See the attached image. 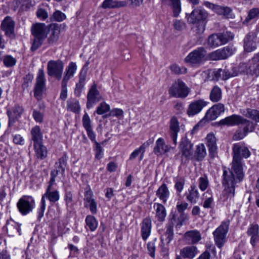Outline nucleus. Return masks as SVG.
Returning a JSON list of instances; mask_svg holds the SVG:
<instances>
[{
	"label": "nucleus",
	"instance_id": "nucleus-1",
	"mask_svg": "<svg viewBox=\"0 0 259 259\" xmlns=\"http://www.w3.org/2000/svg\"><path fill=\"white\" fill-rule=\"evenodd\" d=\"M231 165V168H223L222 185L224 188L222 198L223 202L227 203L233 201L236 184L242 181L244 177V163L242 160L233 159Z\"/></svg>",
	"mask_w": 259,
	"mask_h": 259
},
{
	"label": "nucleus",
	"instance_id": "nucleus-2",
	"mask_svg": "<svg viewBox=\"0 0 259 259\" xmlns=\"http://www.w3.org/2000/svg\"><path fill=\"white\" fill-rule=\"evenodd\" d=\"M30 30L33 37L31 50L34 52L43 44L49 32V29L44 23H36L32 25Z\"/></svg>",
	"mask_w": 259,
	"mask_h": 259
},
{
	"label": "nucleus",
	"instance_id": "nucleus-3",
	"mask_svg": "<svg viewBox=\"0 0 259 259\" xmlns=\"http://www.w3.org/2000/svg\"><path fill=\"white\" fill-rule=\"evenodd\" d=\"M55 184V182H52L50 180L49 185L46 189L45 193L42 196L40 202V208L38 209L37 219L38 220L43 217L45 210L46 209V200L45 198L48 199L51 203H55L57 202L60 198L59 192L58 190H52V186Z\"/></svg>",
	"mask_w": 259,
	"mask_h": 259
},
{
	"label": "nucleus",
	"instance_id": "nucleus-4",
	"mask_svg": "<svg viewBox=\"0 0 259 259\" xmlns=\"http://www.w3.org/2000/svg\"><path fill=\"white\" fill-rule=\"evenodd\" d=\"M206 51L203 47H199L190 53L185 58V62L193 67H198L205 60Z\"/></svg>",
	"mask_w": 259,
	"mask_h": 259
},
{
	"label": "nucleus",
	"instance_id": "nucleus-5",
	"mask_svg": "<svg viewBox=\"0 0 259 259\" xmlns=\"http://www.w3.org/2000/svg\"><path fill=\"white\" fill-rule=\"evenodd\" d=\"M64 64L61 60H50L47 64V74L49 76L60 80L62 77Z\"/></svg>",
	"mask_w": 259,
	"mask_h": 259
},
{
	"label": "nucleus",
	"instance_id": "nucleus-6",
	"mask_svg": "<svg viewBox=\"0 0 259 259\" xmlns=\"http://www.w3.org/2000/svg\"><path fill=\"white\" fill-rule=\"evenodd\" d=\"M233 37V34L229 31L213 34L208 38V45L211 47H217L232 40Z\"/></svg>",
	"mask_w": 259,
	"mask_h": 259
},
{
	"label": "nucleus",
	"instance_id": "nucleus-7",
	"mask_svg": "<svg viewBox=\"0 0 259 259\" xmlns=\"http://www.w3.org/2000/svg\"><path fill=\"white\" fill-rule=\"evenodd\" d=\"M175 221V215H173L171 219V223H168L165 226V231L164 234L161 236V251L164 253H167L168 250V245L169 243L174 238V223Z\"/></svg>",
	"mask_w": 259,
	"mask_h": 259
},
{
	"label": "nucleus",
	"instance_id": "nucleus-8",
	"mask_svg": "<svg viewBox=\"0 0 259 259\" xmlns=\"http://www.w3.org/2000/svg\"><path fill=\"white\" fill-rule=\"evenodd\" d=\"M168 93L174 97L185 98L189 93V89L182 80L178 79L170 87Z\"/></svg>",
	"mask_w": 259,
	"mask_h": 259
},
{
	"label": "nucleus",
	"instance_id": "nucleus-9",
	"mask_svg": "<svg viewBox=\"0 0 259 259\" xmlns=\"http://www.w3.org/2000/svg\"><path fill=\"white\" fill-rule=\"evenodd\" d=\"M229 226V222H224L213 233L215 244L219 248H221L226 241Z\"/></svg>",
	"mask_w": 259,
	"mask_h": 259
},
{
	"label": "nucleus",
	"instance_id": "nucleus-10",
	"mask_svg": "<svg viewBox=\"0 0 259 259\" xmlns=\"http://www.w3.org/2000/svg\"><path fill=\"white\" fill-rule=\"evenodd\" d=\"M239 68L241 72L256 77L259 75V53L256 54L249 61L248 64H241Z\"/></svg>",
	"mask_w": 259,
	"mask_h": 259
},
{
	"label": "nucleus",
	"instance_id": "nucleus-11",
	"mask_svg": "<svg viewBox=\"0 0 259 259\" xmlns=\"http://www.w3.org/2000/svg\"><path fill=\"white\" fill-rule=\"evenodd\" d=\"M68 157L66 153H64L63 155L60 157L54 165V169L51 171L50 179L52 182H55L56 177L61 174L64 175L65 169L67 165Z\"/></svg>",
	"mask_w": 259,
	"mask_h": 259
},
{
	"label": "nucleus",
	"instance_id": "nucleus-12",
	"mask_svg": "<svg viewBox=\"0 0 259 259\" xmlns=\"http://www.w3.org/2000/svg\"><path fill=\"white\" fill-rule=\"evenodd\" d=\"M17 206L22 214L26 215L34 207L35 201L30 196H23L19 200Z\"/></svg>",
	"mask_w": 259,
	"mask_h": 259
},
{
	"label": "nucleus",
	"instance_id": "nucleus-13",
	"mask_svg": "<svg viewBox=\"0 0 259 259\" xmlns=\"http://www.w3.org/2000/svg\"><path fill=\"white\" fill-rule=\"evenodd\" d=\"M233 159L242 160V158H247L251 154L248 147L244 142L235 143L232 147Z\"/></svg>",
	"mask_w": 259,
	"mask_h": 259
},
{
	"label": "nucleus",
	"instance_id": "nucleus-14",
	"mask_svg": "<svg viewBox=\"0 0 259 259\" xmlns=\"http://www.w3.org/2000/svg\"><path fill=\"white\" fill-rule=\"evenodd\" d=\"M203 4L206 7L225 18L229 19L233 17L232 10L229 7L216 5L207 1L204 2Z\"/></svg>",
	"mask_w": 259,
	"mask_h": 259
},
{
	"label": "nucleus",
	"instance_id": "nucleus-15",
	"mask_svg": "<svg viewBox=\"0 0 259 259\" xmlns=\"http://www.w3.org/2000/svg\"><path fill=\"white\" fill-rule=\"evenodd\" d=\"M46 89V78L44 71L42 69H39L37 74L36 82L34 88V96L39 100L42 95L43 92Z\"/></svg>",
	"mask_w": 259,
	"mask_h": 259
},
{
	"label": "nucleus",
	"instance_id": "nucleus-16",
	"mask_svg": "<svg viewBox=\"0 0 259 259\" xmlns=\"http://www.w3.org/2000/svg\"><path fill=\"white\" fill-rule=\"evenodd\" d=\"M208 13L205 10L198 8L192 11L188 18V21L192 24L205 22Z\"/></svg>",
	"mask_w": 259,
	"mask_h": 259
},
{
	"label": "nucleus",
	"instance_id": "nucleus-17",
	"mask_svg": "<svg viewBox=\"0 0 259 259\" xmlns=\"http://www.w3.org/2000/svg\"><path fill=\"white\" fill-rule=\"evenodd\" d=\"M202 239L200 232L197 230L187 231L183 235V241L186 244L194 245L197 244Z\"/></svg>",
	"mask_w": 259,
	"mask_h": 259
},
{
	"label": "nucleus",
	"instance_id": "nucleus-18",
	"mask_svg": "<svg viewBox=\"0 0 259 259\" xmlns=\"http://www.w3.org/2000/svg\"><path fill=\"white\" fill-rule=\"evenodd\" d=\"M100 100V92L97 90V84L94 83L91 86L87 94V108L90 109Z\"/></svg>",
	"mask_w": 259,
	"mask_h": 259
},
{
	"label": "nucleus",
	"instance_id": "nucleus-19",
	"mask_svg": "<svg viewBox=\"0 0 259 259\" xmlns=\"http://www.w3.org/2000/svg\"><path fill=\"white\" fill-rule=\"evenodd\" d=\"M235 51V49L227 46L211 53L209 54V57L212 60L225 59L232 55Z\"/></svg>",
	"mask_w": 259,
	"mask_h": 259
},
{
	"label": "nucleus",
	"instance_id": "nucleus-20",
	"mask_svg": "<svg viewBox=\"0 0 259 259\" xmlns=\"http://www.w3.org/2000/svg\"><path fill=\"white\" fill-rule=\"evenodd\" d=\"M182 156H184L187 160L193 158V144L186 138L182 139L179 146Z\"/></svg>",
	"mask_w": 259,
	"mask_h": 259
},
{
	"label": "nucleus",
	"instance_id": "nucleus-21",
	"mask_svg": "<svg viewBox=\"0 0 259 259\" xmlns=\"http://www.w3.org/2000/svg\"><path fill=\"white\" fill-rule=\"evenodd\" d=\"M225 111V106L222 103H217L213 105L206 112L205 118L208 120H215Z\"/></svg>",
	"mask_w": 259,
	"mask_h": 259
},
{
	"label": "nucleus",
	"instance_id": "nucleus-22",
	"mask_svg": "<svg viewBox=\"0 0 259 259\" xmlns=\"http://www.w3.org/2000/svg\"><path fill=\"white\" fill-rule=\"evenodd\" d=\"M207 102L204 99H199L191 103L187 109V114L189 116H193L198 114L202 109L207 105Z\"/></svg>",
	"mask_w": 259,
	"mask_h": 259
},
{
	"label": "nucleus",
	"instance_id": "nucleus-23",
	"mask_svg": "<svg viewBox=\"0 0 259 259\" xmlns=\"http://www.w3.org/2000/svg\"><path fill=\"white\" fill-rule=\"evenodd\" d=\"M180 129L179 126V122L177 117H172L169 123V136L170 139L173 142L174 147L172 148H175L177 144V137L178 134L179 132Z\"/></svg>",
	"mask_w": 259,
	"mask_h": 259
},
{
	"label": "nucleus",
	"instance_id": "nucleus-24",
	"mask_svg": "<svg viewBox=\"0 0 259 259\" xmlns=\"http://www.w3.org/2000/svg\"><path fill=\"white\" fill-rule=\"evenodd\" d=\"M84 205L85 207H89L93 214L97 212V203L93 198V193L91 190H87L84 193Z\"/></svg>",
	"mask_w": 259,
	"mask_h": 259
},
{
	"label": "nucleus",
	"instance_id": "nucleus-25",
	"mask_svg": "<svg viewBox=\"0 0 259 259\" xmlns=\"http://www.w3.org/2000/svg\"><path fill=\"white\" fill-rule=\"evenodd\" d=\"M15 22L10 16L5 18L1 24V29L5 33L6 35L11 37L14 33Z\"/></svg>",
	"mask_w": 259,
	"mask_h": 259
},
{
	"label": "nucleus",
	"instance_id": "nucleus-26",
	"mask_svg": "<svg viewBox=\"0 0 259 259\" xmlns=\"http://www.w3.org/2000/svg\"><path fill=\"white\" fill-rule=\"evenodd\" d=\"M23 108L19 105H15L12 109H8L7 114L9 117V125L13 124L20 117L23 112Z\"/></svg>",
	"mask_w": 259,
	"mask_h": 259
},
{
	"label": "nucleus",
	"instance_id": "nucleus-27",
	"mask_svg": "<svg viewBox=\"0 0 259 259\" xmlns=\"http://www.w3.org/2000/svg\"><path fill=\"white\" fill-rule=\"evenodd\" d=\"M171 147L170 146L165 144L163 138H159L156 141L155 145L153 149V152L157 156H161L169 152Z\"/></svg>",
	"mask_w": 259,
	"mask_h": 259
},
{
	"label": "nucleus",
	"instance_id": "nucleus-28",
	"mask_svg": "<svg viewBox=\"0 0 259 259\" xmlns=\"http://www.w3.org/2000/svg\"><path fill=\"white\" fill-rule=\"evenodd\" d=\"M242 116L237 114H233L221 119L218 122L219 125L233 126L240 124Z\"/></svg>",
	"mask_w": 259,
	"mask_h": 259
},
{
	"label": "nucleus",
	"instance_id": "nucleus-29",
	"mask_svg": "<svg viewBox=\"0 0 259 259\" xmlns=\"http://www.w3.org/2000/svg\"><path fill=\"white\" fill-rule=\"evenodd\" d=\"M87 76V70L82 68L79 73L78 82L76 83L74 90V95L79 97L82 91L84 88Z\"/></svg>",
	"mask_w": 259,
	"mask_h": 259
},
{
	"label": "nucleus",
	"instance_id": "nucleus-30",
	"mask_svg": "<svg viewBox=\"0 0 259 259\" xmlns=\"http://www.w3.org/2000/svg\"><path fill=\"white\" fill-rule=\"evenodd\" d=\"M151 220L149 218L144 219L141 224V233L142 239L146 241L149 237L151 231Z\"/></svg>",
	"mask_w": 259,
	"mask_h": 259
},
{
	"label": "nucleus",
	"instance_id": "nucleus-31",
	"mask_svg": "<svg viewBox=\"0 0 259 259\" xmlns=\"http://www.w3.org/2000/svg\"><path fill=\"white\" fill-rule=\"evenodd\" d=\"M247 234L251 237L250 243L254 246L259 241V226L256 224H252L247 229Z\"/></svg>",
	"mask_w": 259,
	"mask_h": 259
},
{
	"label": "nucleus",
	"instance_id": "nucleus-32",
	"mask_svg": "<svg viewBox=\"0 0 259 259\" xmlns=\"http://www.w3.org/2000/svg\"><path fill=\"white\" fill-rule=\"evenodd\" d=\"M76 70V64L73 62H70L65 68L64 74L61 81L68 83V81L74 76Z\"/></svg>",
	"mask_w": 259,
	"mask_h": 259
},
{
	"label": "nucleus",
	"instance_id": "nucleus-33",
	"mask_svg": "<svg viewBox=\"0 0 259 259\" xmlns=\"http://www.w3.org/2000/svg\"><path fill=\"white\" fill-rule=\"evenodd\" d=\"M255 36L253 33L247 34L244 39V48L247 52L253 51L256 49V44L254 41Z\"/></svg>",
	"mask_w": 259,
	"mask_h": 259
},
{
	"label": "nucleus",
	"instance_id": "nucleus-34",
	"mask_svg": "<svg viewBox=\"0 0 259 259\" xmlns=\"http://www.w3.org/2000/svg\"><path fill=\"white\" fill-rule=\"evenodd\" d=\"M197 247L194 245L184 247L180 250V254L184 258L192 259L198 253Z\"/></svg>",
	"mask_w": 259,
	"mask_h": 259
},
{
	"label": "nucleus",
	"instance_id": "nucleus-35",
	"mask_svg": "<svg viewBox=\"0 0 259 259\" xmlns=\"http://www.w3.org/2000/svg\"><path fill=\"white\" fill-rule=\"evenodd\" d=\"M127 6V3L125 1H117L114 0H104L100 7L106 9H115L120 7H124Z\"/></svg>",
	"mask_w": 259,
	"mask_h": 259
},
{
	"label": "nucleus",
	"instance_id": "nucleus-36",
	"mask_svg": "<svg viewBox=\"0 0 259 259\" xmlns=\"http://www.w3.org/2000/svg\"><path fill=\"white\" fill-rule=\"evenodd\" d=\"M187 200L190 203L195 204L199 198V193L196 186L192 185L188 189V192L185 194Z\"/></svg>",
	"mask_w": 259,
	"mask_h": 259
},
{
	"label": "nucleus",
	"instance_id": "nucleus-37",
	"mask_svg": "<svg viewBox=\"0 0 259 259\" xmlns=\"http://www.w3.org/2000/svg\"><path fill=\"white\" fill-rule=\"evenodd\" d=\"M7 233L10 236H13L17 233L21 234L20 225L13 220H9L6 225Z\"/></svg>",
	"mask_w": 259,
	"mask_h": 259
},
{
	"label": "nucleus",
	"instance_id": "nucleus-38",
	"mask_svg": "<svg viewBox=\"0 0 259 259\" xmlns=\"http://www.w3.org/2000/svg\"><path fill=\"white\" fill-rule=\"evenodd\" d=\"M206 140L207 141V145L208 147L209 155L213 158L217 149L216 144V138L213 134L207 135Z\"/></svg>",
	"mask_w": 259,
	"mask_h": 259
},
{
	"label": "nucleus",
	"instance_id": "nucleus-39",
	"mask_svg": "<svg viewBox=\"0 0 259 259\" xmlns=\"http://www.w3.org/2000/svg\"><path fill=\"white\" fill-rule=\"evenodd\" d=\"M156 195L163 203H166L169 196V191L167 185L164 183L162 184L157 189Z\"/></svg>",
	"mask_w": 259,
	"mask_h": 259
},
{
	"label": "nucleus",
	"instance_id": "nucleus-40",
	"mask_svg": "<svg viewBox=\"0 0 259 259\" xmlns=\"http://www.w3.org/2000/svg\"><path fill=\"white\" fill-rule=\"evenodd\" d=\"M33 146L37 158L43 160L47 157L48 150L46 147L43 145L42 142L33 144Z\"/></svg>",
	"mask_w": 259,
	"mask_h": 259
},
{
	"label": "nucleus",
	"instance_id": "nucleus-41",
	"mask_svg": "<svg viewBox=\"0 0 259 259\" xmlns=\"http://www.w3.org/2000/svg\"><path fill=\"white\" fill-rule=\"evenodd\" d=\"M154 208L155 209V217L157 221L162 222L165 220L166 216V211L164 206L158 203H155L154 204Z\"/></svg>",
	"mask_w": 259,
	"mask_h": 259
},
{
	"label": "nucleus",
	"instance_id": "nucleus-42",
	"mask_svg": "<svg viewBox=\"0 0 259 259\" xmlns=\"http://www.w3.org/2000/svg\"><path fill=\"white\" fill-rule=\"evenodd\" d=\"M31 139L33 144L42 142V133L38 125L33 127L30 131Z\"/></svg>",
	"mask_w": 259,
	"mask_h": 259
},
{
	"label": "nucleus",
	"instance_id": "nucleus-43",
	"mask_svg": "<svg viewBox=\"0 0 259 259\" xmlns=\"http://www.w3.org/2000/svg\"><path fill=\"white\" fill-rule=\"evenodd\" d=\"M60 33V28L57 25H55L51 30V33L47 38V43L52 45L58 40Z\"/></svg>",
	"mask_w": 259,
	"mask_h": 259
},
{
	"label": "nucleus",
	"instance_id": "nucleus-44",
	"mask_svg": "<svg viewBox=\"0 0 259 259\" xmlns=\"http://www.w3.org/2000/svg\"><path fill=\"white\" fill-rule=\"evenodd\" d=\"M222 97V90L220 87L217 85L214 86L209 94V99L212 102H218L220 101Z\"/></svg>",
	"mask_w": 259,
	"mask_h": 259
},
{
	"label": "nucleus",
	"instance_id": "nucleus-45",
	"mask_svg": "<svg viewBox=\"0 0 259 259\" xmlns=\"http://www.w3.org/2000/svg\"><path fill=\"white\" fill-rule=\"evenodd\" d=\"M64 200L65 202V205L67 208H71L73 206L74 204L73 195L72 192L69 188H65Z\"/></svg>",
	"mask_w": 259,
	"mask_h": 259
},
{
	"label": "nucleus",
	"instance_id": "nucleus-46",
	"mask_svg": "<svg viewBox=\"0 0 259 259\" xmlns=\"http://www.w3.org/2000/svg\"><path fill=\"white\" fill-rule=\"evenodd\" d=\"M206 155V150L205 146L201 144L197 146V148L193 155V158L197 161H202Z\"/></svg>",
	"mask_w": 259,
	"mask_h": 259
},
{
	"label": "nucleus",
	"instance_id": "nucleus-47",
	"mask_svg": "<svg viewBox=\"0 0 259 259\" xmlns=\"http://www.w3.org/2000/svg\"><path fill=\"white\" fill-rule=\"evenodd\" d=\"M188 206L187 202L178 203L177 205V209L180 213H182L180 217L178 218L179 222L177 223L178 226H182L185 221V214L183 213V211L186 210Z\"/></svg>",
	"mask_w": 259,
	"mask_h": 259
},
{
	"label": "nucleus",
	"instance_id": "nucleus-48",
	"mask_svg": "<svg viewBox=\"0 0 259 259\" xmlns=\"http://www.w3.org/2000/svg\"><path fill=\"white\" fill-rule=\"evenodd\" d=\"M68 110L74 113H78L80 110L79 101L75 99H69L67 102Z\"/></svg>",
	"mask_w": 259,
	"mask_h": 259
},
{
	"label": "nucleus",
	"instance_id": "nucleus-49",
	"mask_svg": "<svg viewBox=\"0 0 259 259\" xmlns=\"http://www.w3.org/2000/svg\"><path fill=\"white\" fill-rule=\"evenodd\" d=\"M222 80H226L231 77H235L238 74V70L236 67H232L230 69H223Z\"/></svg>",
	"mask_w": 259,
	"mask_h": 259
},
{
	"label": "nucleus",
	"instance_id": "nucleus-50",
	"mask_svg": "<svg viewBox=\"0 0 259 259\" xmlns=\"http://www.w3.org/2000/svg\"><path fill=\"white\" fill-rule=\"evenodd\" d=\"M240 124H244L245 126L242 128L244 131L247 134L249 132L254 131L255 127V124L252 121L244 118L242 117Z\"/></svg>",
	"mask_w": 259,
	"mask_h": 259
},
{
	"label": "nucleus",
	"instance_id": "nucleus-51",
	"mask_svg": "<svg viewBox=\"0 0 259 259\" xmlns=\"http://www.w3.org/2000/svg\"><path fill=\"white\" fill-rule=\"evenodd\" d=\"M85 223L91 231H94L98 227L97 221L94 216L91 215L87 216Z\"/></svg>",
	"mask_w": 259,
	"mask_h": 259
},
{
	"label": "nucleus",
	"instance_id": "nucleus-52",
	"mask_svg": "<svg viewBox=\"0 0 259 259\" xmlns=\"http://www.w3.org/2000/svg\"><path fill=\"white\" fill-rule=\"evenodd\" d=\"M110 111V107L106 102H103L97 107L94 114L97 113L98 115H104L106 113Z\"/></svg>",
	"mask_w": 259,
	"mask_h": 259
},
{
	"label": "nucleus",
	"instance_id": "nucleus-53",
	"mask_svg": "<svg viewBox=\"0 0 259 259\" xmlns=\"http://www.w3.org/2000/svg\"><path fill=\"white\" fill-rule=\"evenodd\" d=\"M245 116L256 122H259V110H258L250 108L247 109Z\"/></svg>",
	"mask_w": 259,
	"mask_h": 259
},
{
	"label": "nucleus",
	"instance_id": "nucleus-54",
	"mask_svg": "<svg viewBox=\"0 0 259 259\" xmlns=\"http://www.w3.org/2000/svg\"><path fill=\"white\" fill-rule=\"evenodd\" d=\"M171 2L174 16L178 17L181 11L180 0H169Z\"/></svg>",
	"mask_w": 259,
	"mask_h": 259
},
{
	"label": "nucleus",
	"instance_id": "nucleus-55",
	"mask_svg": "<svg viewBox=\"0 0 259 259\" xmlns=\"http://www.w3.org/2000/svg\"><path fill=\"white\" fill-rule=\"evenodd\" d=\"M33 78V75L30 73H28L23 77V82L22 84V87L23 91L27 90L31 84L32 79Z\"/></svg>",
	"mask_w": 259,
	"mask_h": 259
},
{
	"label": "nucleus",
	"instance_id": "nucleus-56",
	"mask_svg": "<svg viewBox=\"0 0 259 259\" xmlns=\"http://www.w3.org/2000/svg\"><path fill=\"white\" fill-rule=\"evenodd\" d=\"M3 63L7 67H11L16 65L17 60L11 55H6L4 57Z\"/></svg>",
	"mask_w": 259,
	"mask_h": 259
},
{
	"label": "nucleus",
	"instance_id": "nucleus-57",
	"mask_svg": "<svg viewBox=\"0 0 259 259\" xmlns=\"http://www.w3.org/2000/svg\"><path fill=\"white\" fill-rule=\"evenodd\" d=\"M258 17H259V8L252 9L249 11L248 16L245 19L243 23H247L250 20Z\"/></svg>",
	"mask_w": 259,
	"mask_h": 259
},
{
	"label": "nucleus",
	"instance_id": "nucleus-58",
	"mask_svg": "<svg viewBox=\"0 0 259 259\" xmlns=\"http://www.w3.org/2000/svg\"><path fill=\"white\" fill-rule=\"evenodd\" d=\"M156 239L155 238L153 241L148 242L147 244V247L148 250V254L152 257L154 258L155 256V242Z\"/></svg>",
	"mask_w": 259,
	"mask_h": 259
},
{
	"label": "nucleus",
	"instance_id": "nucleus-59",
	"mask_svg": "<svg viewBox=\"0 0 259 259\" xmlns=\"http://www.w3.org/2000/svg\"><path fill=\"white\" fill-rule=\"evenodd\" d=\"M172 72L177 74H184L187 72V68L184 66H179L176 64H173L170 66Z\"/></svg>",
	"mask_w": 259,
	"mask_h": 259
},
{
	"label": "nucleus",
	"instance_id": "nucleus-60",
	"mask_svg": "<svg viewBox=\"0 0 259 259\" xmlns=\"http://www.w3.org/2000/svg\"><path fill=\"white\" fill-rule=\"evenodd\" d=\"M123 115V111L122 109L119 108L113 109L109 114H105L103 116V118H108L110 116L120 117L122 116Z\"/></svg>",
	"mask_w": 259,
	"mask_h": 259
},
{
	"label": "nucleus",
	"instance_id": "nucleus-61",
	"mask_svg": "<svg viewBox=\"0 0 259 259\" xmlns=\"http://www.w3.org/2000/svg\"><path fill=\"white\" fill-rule=\"evenodd\" d=\"M66 18L65 14L59 10L56 11L52 16V20L57 22L63 21Z\"/></svg>",
	"mask_w": 259,
	"mask_h": 259
},
{
	"label": "nucleus",
	"instance_id": "nucleus-62",
	"mask_svg": "<svg viewBox=\"0 0 259 259\" xmlns=\"http://www.w3.org/2000/svg\"><path fill=\"white\" fill-rule=\"evenodd\" d=\"M247 134L244 131V130L239 127L236 130L235 133L233 136V140L235 141L240 140L243 139Z\"/></svg>",
	"mask_w": 259,
	"mask_h": 259
},
{
	"label": "nucleus",
	"instance_id": "nucleus-63",
	"mask_svg": "<svg viewBox=\"0 0 259 259\" xmlns=\"http://www.w3.org/2000/svg\"><path fill=\"white\" fill-rule=\"evenodd\" d=\"M176 183L175 185V188L176 190L180 193L182 191L185 183V179L183 177H180L175 181Z\"/></svg>",
	"mask_w": 259,
	"mask_h": 259
},
{
	"label": "nucleus",
	"instance_id": "nucleus-64",
	"mask_svg": "<svg viewBox=\"0 0 259 259\" xmlns=\"http://www.w3.org/2000/svg\"><path fill=\"white\" fill-rule=\"evenodd\" d=\"M82 125L85 130L92 128L91 119L86 112L82 117Z\"/></svg>",
	"mask_w": 259,
	"mask_h": 259
}]
</instances>
